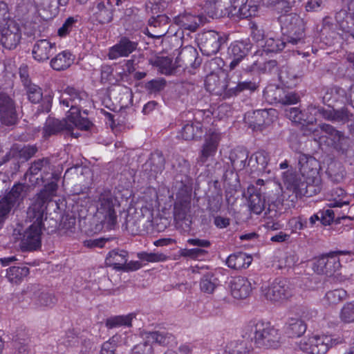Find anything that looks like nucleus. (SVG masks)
<instances>
[{"instance_id": "393cba45", "label": "nucleus", "mask_w": 354, "mask_h": 354, "mask_svg": "<svg viewBox=\"0 0 354 354\" xmlns=\"http://www.w3.org/2000/svg\"><path fill=\"white\" fill-rule=\"evenodd\" d=\"M258 87L259 85L257 82L252 80H243L241 77L237 81H230L226 86L225 95L228 97L236 96L246 91L253 92Z\"/></svg>"}, {"instance_id": "473e14b6", "label": "nucleus", "mask_w": 354, "mask_h": 354, "mask_svg": "<svg viewBox=\"0 0 354 354\" xmlns=\"http://www.w3.org/2000/svg\"><path fill=\"white\" fill-rule=\"evenodd\" d=\"M324 119L342 123H346L354 120V114L350 111L347 106L339 109H328L325 112Z\"/></svg>"}, {"instance_id": "5fc2aeb1", "label": "nucleus", "mask_w": 354, "mask_h": 354, "mask_svg": "<svg viewBox=\"0 0 354 354\" xmlns=\"http://www.w3.org/2000/svg\"><path fill=\"white\" fill-rule=\"evenodd\" d=\"M234 6V8L239 7V17L243 19L254 16L257 12V6L252 0L248 3H240L239 6Z\"/></svg>"}, {"instance_id": "423d86ee", "label": "nucleus", "mask_w": 354, "mask_h": 354, "mask_svg": "<svg viewBox=\"0 0 354 354\" xmlns=\"http://www.w3.org/2000/svg\"><path fill=\"white\" fill-rule=\"evenodd\" d=\"M57 189V185L55 182H50L45 185L31 201L28 208V214L30 218H41L45 215L47 209V204L51 201L55 196Z\"/></svg>"}, {"instance_id": "603ef678", "label": "nucleus", "mask_w": 354, "mask_h": 354, "mask_svg": "<svg viewBox=\"0 0 354 354\" xmlns=\"http://www.w3.org/2000/svg\"><path fill=\"white\" fill-rule=\"evenodd\" d=\"M36 2L44 10L49 11L52 15H56L59 6H66L69 0H36Z\"/></svg>"}, {"instance_id": "f03ea898", "label": "nucleus", "mask_w": 354, "mask_h": 354, "mask_svg": "<svg viewBox=\"0 0 354 354\" xmlns=\"http://www.w3.org/2000/svg\"><path fill=\"white\" fill-rule=\"evenodd\" d=\"M282 34L288 45L300 46L306 43L305 24L302 18L295 13L279 17Z\"/></svg>"}, {"instance_id": "864d4df0", "label": "nucleus", "mask_w": 354, "mask_h": 354, "mask_svg": "<svg viewBox=\"0 0 354 354\" xmlns=\"http://www.w3.org/2000/svg\"><path fill=\"white\" fill-rule=\"evenodd\" d=\"M347 293L344 289H335L327 292L324 297V301L328 305H336L346 298Z\"/></svg>"}, {"instance_id": "4d7b16f0", "label": "nucleus", "mask_w": 354, "mask_h": 354, "mask_svg": "<svg viewBox=\"0 0 354 354\" xmlns=\"http://www.w3.org/2000/svg\"><path fill=\"white\" fill-rule=\"evenodd\" d=\"M151 63L159 68L162 73L169 74L173 71L172 60L167 57H158Z\"/></svg>"}, {"instance_id": "58836bf2", "label": "nucleus", "mask_w": 354, "mask_h": 354, "mask_svg": "<svg viewBox=\"0 0 354 354\" xmlns=\"http://www.w3.org/2000/svg\"><path fill=\"white\" fill-rule=\"evenodd\" d=\"M30 337L25 330L17 332L13 340V348L17 354H28L30 351Z\"/></svg>"}, {"instance_id": "c756f323", "label": "nucleus", "mask_w": 354, "mask_h": 354, "mask_svg": "<svg viewBox=\"0 0 354 354\" xmlns=\"http://www.w3.org/2000/svg\"><path fill=\"white\" fill-rule=\"evenodd\" d=\"M283 182L286 190L292 192V195H289L291 198L290 201L295 202L298 198L299 189L301 188L304 180L295 173L287 171L283 174Z\"/></svg>"}, {"instance_id": "a211bd4d", "label": "nucleus", "mask_w": 354, "mask_h": 354, "mask_svg": "<svg viewBox=\"0 0 354 354\" xmlns=\"http://www.w3.org/2000/svg\"><path fill=\"white\" fill-rule=\"evenodd\" d=\"M250 48V44L247 42L236 41L230 44L227 51V56L231 59L229 65L230 70L238 66L248 54Z\"/></svg>"}, {"instance_id": "4be33fe9", "label": "nucleus", "mask_w": 354, "mask_h": 354, "mask_svg": "<svg viewBox=\"0 0 354 354\" xmlns=\"http://www.w3.org/2000/svg\"><path fill=\"white\" fill-rule=\"evenodd\" d=\"M28 292L32 295L31 299L34 305L38 307H51L57 301L55 297L50 293L41 291L38 285H32L28 288Z\"/></svg>"}, {"instance_id": "f704fd0d", "label": "nucleus", "mask_w": 354, "mask_h": 354, "mask_svg": "<svg viewBox=\"0 0 354 354\" xmlns=\"http://www.w3.org/2000/svg\"><path fill=\"white\" fill-rule=\"evenodd\" d=\"M252 258L244 252L230 254L226 260V264L230 268L240 270L247 268L251 264Z\"/></svg>"}, {"instance_id": "a878e982", "label": "nucleus", "mask_w": 354, "mask_h": 354, "mask_svg": "<svg viewBox=\"0 0 354 354\" xmlns=\"http://www.w3.org/2000/svg\"><path fill=\"white\" fill-rule=\"evenodd\" d=\"M175 24L182 28L194 32L200 25L206 22V18L203 15H192L189 13L179 15L174 18Z\"/></svg>"}, {"instance_id": "2f4dec72", "label": "nucleus", "mask_w": 354, "mask_h": 354, "mask_svg": "<svg viewBox=\"0 0 354 354\" xmlns=\"http://www.w3.org/2000/svg\"><path fill=\"white\" fill-rule=\"evenodd\" d=\"M128 252L125 250L115 249L110 251L106 257V264L117 270H123L127 262Z\"/></svg>"}, {"instance_id": "4c0bfd02", "label": "nucleus", "mask_w": 354, "mask_h": 354, "mask_svg": "<svg viewBox=\"0 0 354 354\" xmlns=\"http://www.w3.org/2000/svg\"><path fill=\"white\" fill-rule=\"evenodd\" d=\"M248 151L243 147H237L230 153V160L234 169L242 170L247 165Z\"/></svg>"}, {"instance_id": "13d9d810", "label": "nucleus", "mask_w": 354, "mask_h": 354, "mask_svg": "<svg viewBox=\"0 0 354 354\" xmlns=\"http://www.w3.org/2000/svg\"><path fill=\"white\" fill-rule=\"evenodd\" d=\"M346 195L345 191L340 188L337 187L331 190V197L333 202L328 204L329 207H341L344 205H348V202L342 201V198Z\"/></svg>"}, {"instance_id": "ea45409f", "label": "nucleus", "mask_w": 354, "mask_h": 354, "mask_svg": "<svg viewBox=\"0 0 354 354\" xmlns=\"http://www.w3.org/2000/svg\"><path fill=\"white\" fill-rule=\"evenodd\" d=\"M169 17L165 15H158L156 17H151L149 20V26L153 28H159L160 30L156 32V34H150L149 36L152 38L160 39L165 36L168 31Z\"/></svg>"}, {"instance_id": "bf43d9fd", "label": "nucleus", "mask_w": 354, "mask_h": 354, "mask_svg": "<svg viewBox=\"0 0 354 354\" xmlns=\"http://www.w3.org/2000/svg\"><path fill=\"white\" fill-rule=\"evenodd\" d=\"M137 257L142 261L156 263V262H162L165 261L167 257L163 253H155V252H142L137 254Z\"/></svg>"}, {"instance_id": "1a4fd4ad", "label": "nucleus", "mask_w": 354, "mask_h": 354, "mask_svg": "<svg viewBox=\"0 0 354 354\" xmlns=\"http://www.w3.org/2000/svg\"><path fill=\"white\" fill-rule=\"evenodd\" d=\"M348 251L332 252L316 259L313 264V270L319 274L331 277L341 268L339 254H348Z\"/></svg>"}, {"instance_id": "a19ab883", "label": "nucleus", "mask_w": 354, "mask_h": 354, "mask_svg": "<svg viewBox=\"0 0 354 354\" xmlns=\"http://www.w3.org/2000/svg\"><path fill=\"white\" fill-rule=\"evenodd\" d=\"M225 354H254L251 344L246 339L232 342L227 346Z\"/></svg>"}, {"instance_id": "7ed1b4c3", "label": "nucleus", "mask_w": 354, "mask_h": 354, "mask_svg": "<svg viewBox=\"0 0 354 354\" xmlns=\"http://www.w3.org/2000/svg\"><path fill=\"white\" fill-rule=\"evenodd\" d=\"M97 212L102 217V222L110 228L117 224L118 212L120 204L110 190H104L98 198Z\"/></svg>"}, {"instance_id": "72a5a7b5", "label": "nucleus", "mask_w": 354, "mask_h": 354, "mask_svg": "<svg viewBox=\"0 0 354 354\" xmlns=\"http://www.w3.org/2000/svg\"><path fill=\"white\" fill-rule=\"evenodd\" d=\"M13 153L15 156V171L19 168V162H26L31 158L37 152V148L35 145H24L22 147H15Z\"/></svg>"}, {"instance_id": "7c9ffc66", "label": "nucleus", "mask_w": 354, "mask_h": 354, "mask_svg": "<svg viewBox=\"0 0 354 354\" xmlns=\"http://www.w3.org/2000/svg\"><path fill=\"white\" fill-rule=\"evenodd\" d=\"M321 131L325 133V137L331 141V146L337 150H341L344 143L346 137L343 132L337 130L334 127L328 124H319Z\"/></svg>"}, {"instance_id": "cd10ccee", "label": "nucleus", "mask_w": 354, "mask_h": 354, "mask_svg": "<svg viewBox=\"0 0 354 354\" xmlns=\"http://www.w3.org/2000/svg\"><path fill=\"white\" fill-rule=\"evenodd\" d=\"M298 165L299 171L303 177H314V176L318 173V162L311 156L299 154L298 157Z\"/></svg>"}, {"instance_id": "9b49d317", "label": "nucleus", "mask_w": 354, "mask_h": 354, "mask_svg": "<svg viewBox=\"0 0 354 354\" xmlns=\"http://www.w3.org/2000/svg\"><path fill=\"white\" fill-rule=\"evenodd\" d=\"M296 344L306 353L325 354L331 346V338L326 335H313L301 338Z\"/></svg>"}, {"instance_id": "2eb2a0df", "label": "nucleus", "mask_w": 354, "mask_h": 354, "mask_svg": "<svg viewBox=\"0 0 354 354\" xmlns=\"http://www.w3.org/2000/svg\"><path fill=\"white\" fill-rule=\"evenodd\" d=\"M21 37L19 24L15 20H8L6 26L0 28V38L3 46L9 50L19 44Z\"/></svg>"}, {"instance_id": "39448f33", "label": "nucleus", "mask_w": 354, "mask_h": 354, "mask_svg": "<svg viewBox=\"0 0 354 354\" xmlns=\"http://www.w3.org/2000/svg\"><path fill=\"white\" fill-rule=\"evenodd\" d=\"M261 290L266 299L274 303H283L295 295L292 286L285 279H275L268 285L262 286Z\"/></svg>"}, {"instance_id": "79ce46f5", "label": "nucleus", "mask_w": 354, "mask_h": 354, "mask_svg": "<svg viewBox=\"0 0 354 354\" xmlns=\"http://www.w3.org/2000/svg\"><path fill=\"white\" fill-rule=\"evenodd\" d=\"M136 317L134 313L125 315H116L111 317L106 320V326L109 328H118L121 326L131 327L132 321Z\"/></svg>"}, {"instance_id": "a18cd8bd", "label": "nucleus", "mask_w": 354, "mask_h": 354, "mask_svg": "<svg viewBox=\"0 0 354 354\" xmlns=\"http://www.w3.org/2000/svg\"><path fill=\"white\" fill-rule=\"evenodd\" d=\"M218 285V279L211 272L204 274L200 281L201 291L207 294H212Z\"/></svg>"}, {"instance_id": "de8ad7c7", "label": "nucleus", "mask_w": 354, "mask_h": 354, "mask_svg": "<svg viewBox=\"0 0 354 354\" xmlns=\"http://www.w3.org/2000/svg\"><path fill=\"white\" fill-rule=\"evenodd\" d=\"M148 221L142 214H136L127 219V227L135 233L145 231V223Z\"/></svg>"}, {"instance_id": "6e6d98bb", "label": "nucleus", "mask_w": 354, "mask_h": 354, "mask_svg": "<svg viewBox=\"0 0 354 354\" xmlns=\"http://www.w3.org/2000/svg\"><path fill=\"white\" fill-rule=\"evenodd\" d=\"M28 100L34 104L39 103L43 97L41 88L32 83L24 86Z\"/></svg>"}, {"instance_id": "052dcab7", "label": "nucleus", "mask_w": 354, "mask_h": 354, "mask_svg": "<svg viewBox=\"0 0 354 354\" xmlns=\"http://www.w3.org/2000/svg\"><path fill=\"white\" fill-rule=\"evenodd\" d=\"M341 319L346 323L354 322V301L346 304L340 313Z\"/></svg>"}, {"instance_id": "338daca9", "label": "nucleus", "mask_w": 354, "mask_h": 354, "mask_svg": "<svg viewBox=\"0 0 354 354\" xmlns=\"http://www.w3.org/2000/svg\"><path fill=\"white\" fill-rule=\"evenodd\" d=\"M49 164L48 160L46 158L38 159L34 161L26 175L35 176L37 175L43 167H46Z\"/></svg>"}, {"instance_id": "e2e57ef3", "label": "nucleus", "mask_w": 354, "mask_h": 354, "mask_svg": "<svg viewBox=\"0 0 354 354\" xmlns=\"http://www.w3.org/2000/svg\"><path fill=\"white\" fill-rule=\"evenodd\" d=\"M319 191L320 188L319 186L315 187L304 181L303 184L301 185V188L299 189L298 197H301L303 196L310 197L313 194L319 192Z\"/></svg>"}, {"instance_id": "f8f14e48", "label": "nucleus", "mask_w": 354, "mask_h": 354, "mask_svg": "<svg viewBox=\"0 0 354 354\" xmlns=\"http://www.w3.org/2000/svg\"><path fill=\"white\" fill-rule=\"evenodd\" d=\"M227 41V37L214 30L204 32L198 35V46L202 53L212 56L218 53Z\"/></svg>"}, {"instance_id": "09e8293b", "label": "nucleus", "mask_w": 354, "mask_h": 354, "mask_svg": "<svg viewBox=\"0 0 354 354\" xmlns=\"http://www.w3.org/2000/svg\"><path fill=\"white\" fill-rule=\"evenodd\" d=\"M284 88L276 85L268 86L263 91V97L270 104L279 103L281 101Z\"/></svg>"}, {"instance_id": "20e7f679", "label": "nucleus", "mask_w": 354, "mask_h": 354, "mask_svg": "<svg viewBox=\"0 0 354 354\" xmlns=\"http://www.w3.org/2000/svg\"><path fill=\"white\" fill-rule=\"evenodd\" d=\"M91 125L92 123L88 119L76 120L75 118L67 116L66 119L59 120L55 118H48L44 127V136L47 138L64 130L72 131L74 127L81 130H88Z\"/></svg>"}, {"instance_id": "aec40b11", "label": "nucleus", "mask_w": 354, "mask_h": 354, "mask_svg": "<svg viewBox=\"0 0 354 354\" xmlns=\"http://www.w3.org/2000/svg\"><path fill=\"white\" fill-rule=\"evenodd\" d=\"M229 286L233 297L238 299L248 297L252 289L251 282L247 278L241 276L233 278Z\"/></svg>"}, {"instance_id": "774afa93", "label": "nucleus", "mask_w": 354, "mask_h": 354, "mask_svg": "<svg viewBox=\"0 0 354 354\" xmlns=\"http://www.w3.org/2000/svg\"><path fill=\"white\" fill-rule=\"evenodd\" d=\"M133 354H153L152 344L146 340L135 346L133 348Z\"/></svg>"}, {"instance_id": "bb28decb", "label": "nucleus", "mask_w": 354, "mask_h": 354, "mask_svg": "<svg viewBox=\"0 0 354 354\" xmlns=\"http://www.w3.org/2000/svg\"><path fill=\"white\" fill-rule=\"evenodd\" d=\"M143 340L149 342L151 344L156 343L161 346H168L174 342V336L167 331H147L141 332Z\"/></svg>"}, {"instance_id": "37998d69", "label": "nucleus", "mask_w": 354, "mask_h": 354, "mask_svg": "<svg viewBox=\"0 0 354 354\" xmlns=\"http://www.w3.org/2000/svg\"><path fill=\"white\" fill-rule=\"evenodd\" d=\"M165 160L162 154L159 151L151 153L149 160L145 164L146 169L149 167L151 175L161 173L165 169Z\"/></svg>"}, {"instance_id": "ddd939ff", "label": "nucleus", "mask_w": 354, "mask_h": 354, "mask_svg": "<svg viewBox=\"0 0 354 354\" xmlns=\"http://www.w3.org/2000/svg\"><path fill=\"white\" fill-rule=\"evenodd\" d=\"M174 216L177 227L184 231H189L191 228V198L189 196L177 197L174 203Z\"/></svg>"}, {"instance_id": "c85d7f7f", "label": "nucleus", "mask_w": 354, "mask_h": 354, "mask_svg": "<svg viewBox=\"0 0 354 354\" xmlns=\"http://www.w3.org/2000/svg\"><path fill=\"white\" fill-rule=\"evenodd\" d=\"M274 109H259L254 111L253 121L251 122L250 126L254 129L261 130L266 126L270 125L275 118Z\"/></svg>"}, {"instance_id": "680f3d73", "label": "nucleus", "mask_w": 354, "mask_h": 354, "mask_svg": "<svg viewBox=\"0 0 354 354\" xmlns=\"http://www.w3.org/2000/svg\"><path fill=\"white\" fill-rule=\"evenodd\" d=\"M307 219L301 216L293 217L288 221V225L292 233H297L307 227Z\"/></svg>"}, {"instance_id": "f3484780", "label": "nucleus", "mask_w": 354, "mask_h": 354, "mask_svg": "<svg viewBox=\"0 0 354 354\" xmlns=\"http://www.w3.org/2000/svg\"><path fill=\"white\" fill-rule=\"evenodd\" d=\"M138 45V42L131 41L127 37H122L117 44L109 48L108 57L110 59L128 57L137 49Z\"/></svg>"}, {"instance_id": "4468645a", "label": "nucleus", "mask_w": 354, "mask_h": 354, "mask_svg": "<svg viewBox=\"0 0 354 354\" xmlns=\"http://www.w3.org/2000/svg\"><path fill=\"white\" fill-rule=\"evenodd\" d=\"M115 8L111 0H97L88 8L89 19L99 24L113 21Z\"/></svg>"}, {"instance_id": "49530a36", "label": "nucleus", "mask_w": 354, "mask_h": 354, "mask_svg": "<svg viewBox=\"0 0 354 354\" xmlns=\"http://www.w3.org/2000/svg\"><path fill=\"white\" fill-rule=\"evenodd\" d=\"M202 133L201 125L199 122L194 124L193 122L187 123L182 128L180 136L185 140H192L196 137L201 136Z\"/></svg>"}, {"instance_id": "f257e3e1", "label": "nucleus", "mask_w": 354, "mask_h": 354, "mask_svg": "<svg viewBox=\"0 0 354 354\" xmlns=\"http://www.w3.org/2000/svg\"><path fill=\"white\" fill-rule=\"evenodd\" d=\"M242 336L253 341L256 347L264 349L277 348L282 342L279 330L262 319L250 321L244 326Z\"/></svg>"}, {"instance_id": "9d476101", "label": "nucleus", "mask_w": 354, "mask_h": 354, "mask_svg": "<svg viewBox=\"0 0 354 354\" xmlns=\"http://www.w3.org/2000/svg\"><path fill=\"white\" fill-rule=\"evenodd\" d=\"M26 189L24 184L15 185L9 193L0 200V228L11 209L23 201L26 196Z\"/></svg>"}, {"instance_id": "0eeeda50", "label": "nucleus", "mask_w": 354, "mask_h": 354, "mask_svg": "<svg viewBox=\"0 0 354 354\" xmlns=\"http://www.w3.org/2000/svg\"><path fill=\"white\" fill-rule=\"evenodd\" d=\"M27 218L32 222L23 234L21 240V248L23 250H35L41 247V235L44 227L43 219L41 218H30L27 214Z\"/></svg>"}, {"instance_id": "0e129e2a", "label": "nucleus", "mask_w": 354, "mask_h": 354, "mask_svg": "<svg viewBox=\"0 0 354 354\" xmlns=\"http://www.w3.org/2000/svg\"><path fill=\"white\" fill-rule=\"evenodd\" d=\"M217 1L218 0H207L203 6L204 12L210 18H217L220 16L216 7Z\"/></svg>"}, {"instance_id": "dca6fc26", "label": "nucleus", "mask_w": 354, "mask_h": 354, "mask_svg": "<svg viewBox=\"0 0 354 354\" xmlns=\"http://www.w3.org/2000/svg\"><path fill=\"white\" fill-rule=\"evenodd\" d=\"M0 118L6 125L14 124L17 121L15 103L6 93H0Z\"/></svg>"}, {"instance_id": "8fccbe9b", "label": "nucleus", "mask_w": 354, "mask_h": 354, "mask_svg": "<svg viewBox=\"0 0 354 354\" xmlns=\"http://www.w3.org/2000/svg\"><path fill=\"white\" fill-rule=\"evenodd\" d=\"M80 333L74 328H69L58 339V344L65 347L76 346L80 342Z\"/></svg>"}, {"instance_id": "c03bdc74", "label": "nucleus", "mask_w": 354, "mask_h": 354, "mask_svg": "<svg viewBox=\"0 0 354 354\" xmlns=\"http://www.w3.org/2000/svg\"><path fill=\"white\" fill-rule=\"evenodd\" d=\"M29 274V268L26 266H12L7 270L6 277L14 283L21 282Z\"/></svg>"}, {"instance_id": "3c124183", "label": "nucleus", "mask_w": 354, "mask_h": 354, "mask_svg": "<svg viewBox=\"0 0 354 354\" xmlns=\"http://www.w3.org/2000/svg\"><path fill=\"white\" fill-rule=\"evenodd\" d=\"M285 47L290 48L291 46L288 45L284 38L282 40L273 37L267 38L263 46V50L270 53H278L282 50Z\"/></svg>"}, {"instance_id": "5701e85b", "label": "nucleus", "mask_w": 354, "mask_h": 354, "mask_svg": "<svg viewBox=\"0 0 354 354\" xmlns=\"http://www.w3.org/2000/svg\"><path fill=\"white\" fill-rule=\"evenodd\" d=\"M55 43H51L48 39H39L33 46V58L39 62L47 61L55 53Z\"/></svg>"}, {"instance_id": "6ab92c4d", "label": "nucleus", "mask_w": 354, "mask_h": 354, "mask_svg": "<svg viewBox=\"0 0 354 354\" xmlns=\"http://www.w3.org/2000/svg\"><path fill=\"white\" fill-rule=\"evenodd\" d=\"M176 67H181L184 69L189 68H196L201 64L198 57V52L191 46H186L181 49L176 59Z\"/></svg>"}, {"instance_id": "b1692460", "label": "nucleus", "mask_w": 354, "mask_h": 354, "mask_svg": "<svg viewBox=\"0 0 354 354\" xmlns=\"http://www.w3.org/2000/svg\"><path fill=\"white\" fill-rule=\"evenodd\" d=\"M248 192L250 194L248 199L250 209L254 214H261L265 207V197L267 192L261 188L258 189L254 185L248 187Z\"/></svg>"}, {"instance_id": "e433bc0d", "label": "nucleus", "mask_w": 354, "mask_h": 354, "mask_svg": "<svg viewBox=\"0 0 354 354\" xmlns=\"http://www.w3.org/2000/svg\"><path fill=\"white\" fill-rule=\"evenodd\" d=\"M306 324L302 319L290 318L286 324L285 332L290 337H299L306 332Z\"/></svg>"}, {"instance_id": "69168bd1", "label": "nucleus", "mask_w": 354, "mask_h": 354, "mask_svg": "<svg viewBox=\"0 0 354 354\" xmlns=\"http://www.w3.org/2000/svg\"><path fill=\"white\" fill-rule=\"evenodd\" d=\"M166 82L162 78H157L147 82L145 88L150 93H157L164 89Z\"/></svg>"}, {"instance_id": "412c9836", "label": "nucleus", "mask_w": 354, "mask_h": 354, "mask_svg": "<svg viewBox=\"0 0 354 354\" xmlns=\"http://www.w3.org/2000/svg\"><path fill=\"white\" fill-rule=\"evenodd\" d=\"M220 138V135L215 132L209 134L206 137L198 158L199 163L204 164L208 158L216 154Z\"/></svg>"}, {"instance_id": "c9c22d12", "label": "nucleus", "mask_w": 354, "mask_h": 354, "mask_svg": "<svg viewBox=\"0 0 354 354\" xmlns=\"http://www.w3.org/2000/svg\"><path fill=\"white\" fill-rule=\"evenodd\" d=\"M74 56L68 50H64L50 60V66L55 71H64L71 66Z\"/></svg>"}, {"instance_id": "6e6552de", "label": "nucleus", "mask_w": 354, "mask_h": 354, "mask_svg": "<svg viewBox=\"0 0 354 354\" xmlns=\"http://www.w3.org/2000/svg\"><path fill=\"white\" fill-rule=\"evenodd\" d=\"M87 93L74 87L68 86L60 97V104L65 107H71L68 117L79 119H87L80 115V109L78 106L82 101L86 100Z\"/></svg>"}]
</instances>
